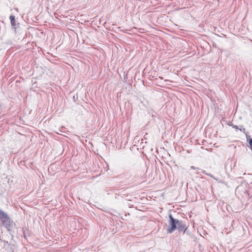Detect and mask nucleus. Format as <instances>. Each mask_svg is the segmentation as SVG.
<instances>
[{
  "mask_svg": "<svg viewBox=\"0 0 252 252\" xmlns=\"http://www.w3.org/2000/svg\"><path fill=\"white\" fill-rule=\"evenodd\" d=\"M7 215L5 214L2 211L0 210V219L2 220L5 218H6Z\"/></svg>",
  "mask_w": 252,
  "mask_h": 252,
  "instance_id": "3",
  "label": "nucleus"
},
{
  "mask_svg": "<svg viewBox=\"0 0 252 252\" xmlns=\"http://www.w3.org/2000/svg\"><path fill=\"white\" fill-rule=\"evenodd\" d=\"M232 127L235 129H238V127L236 125H233Z\"/></svg>",
  "mask_w": 252,
  "mask_h": 252,
  "instance_id": "6",
  "label": "nucleus"
},
{
  "mask_svg": "<svg viewBox=\"0 0 252 252\" xmlns=\"http://www.w3.org/2000/svg\"><path fill=\"white\" fill-rule=\"evenodd\" d=\"M249 143L251 146V149L252 150V139H251L249 141Z\"/></svg>",
  "mask_w": 252,
  "mask_h": 252,
  "instance_id": "5",
  "label": "nucleus"
},
{
  "mask_svg": "<svg viewBox=\"0 0 252 252\" xmlns=\"http://www.w3.org/2000/svg\"><path fill=\"white\" fill-rule=\"evenodd\" d=\"M243 132H244V133L245 132V128H243Z\"/></svg>",
  "mask_w": 252,
  "mask_h": 252,
  "instance_id": "8",
  "label": "nucleus"
},
{
  "mask_svg": "<svg viewBox=\"0 0 252 252\" xmlns=\"http://www.w3.org/2000/svg\"><path fill=\"white\" fill-rule=\"evenodd\" d=\"M191 168L193 169H195V167L193 166H191Z\"/></svg>",
  "mask_w": 252,
  "mask_h": 252,
  "instance_id": "7",
  "label": "nucleus"
},
{
  "mask_svg": "<svg viewBox=\"0 0 252 252\" xmlns=\"http://www.w3.org/2000/svg\"><path fill=\"white\" fill-rule=\"evenodd\" d=\"M3 225L7 229L8 231H10L13 227L12 222L11 221L10 219L7 216L1 220Z\"/></svg>",
  "mask_w": 252,
  "mask_h": 252,
  "instance_id": "2",
  "label": "nucleus"
},
{
  "mask_svg": "<svg viewBox=\"0 0 252 252\" xmlns=\"http://www.w3.org/2000/svg\"><path fill=\"white\" fill-rule=\"evenodd\" d=\"M169 227L168 228L169 233H172L176 229L179 231H182L185 229L186 225L182 221L174 219L171 215H169Z\"/></svg>",
  "mask_w": 252,
  "mask_h": 252,
  "instance_id": "1",
  "label": "nucleus"
},
{
  "mask_svg": "<svg viewBox=\"0 0 252 252\" xmlns=\"http://www.w3.org/2000/svg\"><path fill=\"white\" fill-rule=\"evenodd\" d=\"M10 19L11 24L12 26H15L16 24H15V16L13 15H11L10 16Z\"/></svg>",
  "mask_w": 252,
  "mask_h": 252,
  "instance_id": "4",
  "label": "nucleus"
}]
</instances>
